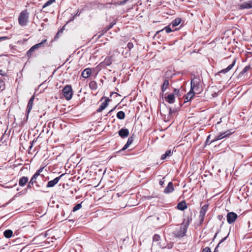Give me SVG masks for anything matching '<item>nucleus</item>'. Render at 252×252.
<instances>
[{"label": "nucleus", "mask_w": 252, "mask_h": 252, "mask_svg": "<svg viewBox=\"0 0 252 252\" xmlns=\"http://www.w3.org/2000/svg\"><path fill=\"white\" fill-rule=\"evenodd\" d=\"M252 8V0L245 2L239 5V9H250Z\"/></svg>", "instance_id": "9"}, {"label": "nucleus", "mask_w": 252, "mask_h": 252, "mask_svg": "<svg viewBox=\"0 0 252 252\" xmlns=\"http://www.w3.org/2000/svg\"><path fill=\"white\" fill-rule=\"evenodd\" d=\"M117 117L120 120H123L125 118V113L123 111H119L117 114Z\"/></svg>", "instance_id": "29"}, {"label": "nucleus", "mask_w": 252, "mask_h": 252, "mask_svg": "<svg viewBox=\"0 0 252 252\" xmlns=\"http://www.w3.org/2000/svg\"><path fill=\"white\" fill-rule=\"evenodd\" d=\"M62 32V30H60L57 33V34H58L60 32Z\"/></svg>", "instance_id": "57"}, {"label": "nucleus", "mask_w": 252, "mask_h": 252, "mask_svg": "<svg viewBox=\"0 0 252 252\" xmlns=\"http://www.w3.org/2000/svg\"><path fill=\"white\" fill-rule=\"evenodd\" d=\"M169 80L168 79H165L164 80L163 83L161 87V89L162 93H164L165 92L166 89L169 87Z\"/></svg>", "instance_id": "22"}, {"label": "nucleus", "mask_w": 252, "mask_h": 252, "mask_svg": "<svg viewBox=\"0 0 252 252\" xmlns=\"http://www.w3.org/2000/svg\"><path fill=\"white\" fill-rule=\"evenodd\" d=\"M238 215L234 212H229L227 214L226 218L228 223H233L237 219Z\"/></svg>", "instance_id": "6"}, {"label": "nucleus", "mask_w": 252, "mask_h": 252, "mask_svg": "<svg viewBox=\"0 0 252 252\" xmlns=\"http://www.w3.org/2000/svg\"><path fill=\"white\" fill-rule=\"evenodd\" d=\"M3 235L6 238H10L13 235V231L11 229H6L4 231Z\"/></svg>", "instance_id": "27"}, {"label": "nucleus", "mask_w": 252, "mask_h": 252, "mask_svg": "<svg viewBox=\"0 0 252 252\" xmlns=\"http://www.w3.org/2000/svg\"><path fill=\"white\" fill-rule=\"evenodd\" d=\"M160 239V237L158 234H155L153 237V242H158Z\"/></svg>", "instance_id": "36"}, {"label": "nucleus", "mask_w": 252, "mask_h": 252, "mask_svg": "<svg viewBox=\"0 0 252 252\" xmlns=\"http://www.w3.org/2000/svg\"><path fill=\"white\" fill-rule=\"evenodd\" d=\"M178 210L181 211H184L187 208L186 203L185 201L179 202L177 206Z\"/></svg>", "instance_id": "23"}, {"label": "nucleus", "mask_w": 252, "mask_h": 252, "mask_svg": "<svg viewBox=\"0 0 252 252\" xmlns=\"http://www.w3.org/2000/svg\"><path fill=\"white\" fill-rule=\"evenodd\" d=\"M236 63V59L234 60L231 64H229L226 68L221 70L220 73H226L230 70L234 66Z\"/></svg>", "instance_id": "14"}, {"label": "nucleus", "mask_w": 252, "mask_h": 252, "mask_svg": "<svg viewBox=\"0 0 252 252\" xmlns=\"http://www.w3.org/2000/svg\"><path fill=\"white\" fill-rule=\"evenodd\" d=\"M223 218V216L221 215H220L218 216V219L219 220H221V219Z\"/></svg>", "instance_id": "50"}, {"label": "nucleus", "mask_w": 252, "mask_h": 252, "mask_svg": "<svg viewBox=\"0 0 252 252\" xmlns=\"http://www.w3.org/2000/svg\"><path fill=\"white\" fill-rule=\"evenodd\" d=\"M44 169V167H40L38 170L36 171V172L34 173V175L36 176L40 177L41 178H43L44 177V175L42 174H40L41 172H42L43 170Z\"/></svg>", "instance_id": "31"}, {"label": "nucleus", "mask_w": 252, "mask_h": 252, "mask_svg": "<svg viewBox=\"0 0 252 252\" xmlns=\"http://www.w3.org/2000/svg\"><path fill=\"white\" fill-rule=\"evenodd\" d=\"M112 63V57H106L103 62H101L99 65L101 67H104L106 66L110 65Z\"/></svg>", "instance_id": "10"}, {"label": "nucleus", "mask_w": 252, "mask_h": 252, "mask_svg": "<svg viewBox=\"0 0 252 252\" xmlns=\"http://www.w3.org/2000/svg\"><path fill=\"white\" fill-rule=\"evenodd\" d=\"M129 0H124L118 2H114L113 4L115 5H122L125 4Z\"/></svg>", "instance_id": "38"}, {"label": "nucleus", "mask_w": 252, "mask_h": 252, "mask_svg": "<svg viewBox=\"0 0 252 252\" xmlns=\"http://www.w3.org/2000/svg\"><path fill=\"white\" fill-rule=\"evenodd\" d=\"M186 233V229L185 228L181 227L179 230L176 231L174 233V235L177 238H182L185 235Z\"/></svg>", "instance_id": "8"}, {"label": "nucleus", "mask_w": 252, "mask_h": 252, "mask_svg": "<svg viewBox=\"0 0 252 252\" xmlns=\"http://www.w3.org/2000/svg\"><path fill=\"white\" fill-rule=\"evenodd\" d=\"M174 93L175 94H177L178 93H179V90H178V89H175L174 90Z\"/></svg>", "instance_id": "51"}, {"label": "nucleus", "mask_w": 252, "mask_h": 252, "mask_svg": "<svg viewBox=\"0 0 252 252\" xmlns=\"http://www.w3.org/2000/svg\"><path fill=\"white\" fill-rule=\"evenodd\" d=\"M219 232H220V230H218V231L216 233V234H215V236H214V239H215L216 238V237H217V235L218 234V233H219Z\"/></svg>", "instance_id": "53"}, {"label": "nucleus", "mask_w": 252, "mask_h": 252, "mask_svg": "<svg viewBox=\"0 0 252 252\" xmlns=\"http://www.w3.org/2000/svg\"><path fill=\"white\" fill-rule=\"evenodd\" d=\"M92 70L91 68H87L85 69L81 73V76L84 78H88L91 74Z\"/></svg>", "instance_id": "15"}, {"label": "nucleus", "mask_w": 252, "mask_h": 252, "mask_svg": "<svg viewBox=\"0 0 252 252\" xmlns=\"http://www.w3.org/2000/svg\"><path fill=\"white\" fill-rule=\"evenodd\" d=\"M110 99L106 98L105 100L100 105L99 108L97 110V112H100L103 111L108 106V102L110 101Z\"/></svg>", "instance_id": "11"}, {"label": "nucleus", "mask_w": 252, "mask_h": 252, "mask_svg": "<svg viewBox=\"0 0 252 252\" xmlns=\"http://www.w3.org/2000/svg\"><path fill=\"white\" fill-rule=\"evenodd\" d=\"M229 234H228V235L224 237L223 238H222L219 243V244H218V245L217 246V247L215 248V250H214V252H217L218 251V248L220 247V245L223 242H224L226 239V238H227Z\"/></svg>", "instance_id": "32"}, {"label": "nucleus", "mask_w": 252, "mask_h": 252, "mask_svg": "<svg viewBox=\"0 0 252 252\" xmlns=\"http://www.w3.org/2000/svg\"><path fill=\"white\" fill-rule=\"evenodd\" d=\"M251 67L250 65L246 66L243 70L240 73L239 76L241 77L245 73L248 71V70H250Z\"/></svg>", "instance_id": "30"}, {"label": "nucleus", "mask_w": 252, "mask_h": 252, "mask_svg": "<svg viewBox=\"0 0 252 252\" xmlns=\"http://www.w3.org/2000/svg\"><path fill=\"white\" fill-rule=\"evenodd\" d=\"M80 15V13L78 12V11L74 15L75 16H78Z\"/></svg>", "instance_id": "54"}, {"label": "nucleus", "mask_w": 252, "mask_h": 252, "mask_svg": "<svg viewBox=\"0 0 252 252\" xmlns=\"http://www.w3.org/2000/svg\"><path fill=\"white\" fill-rule=\"evenodd\" d=\"M46 41H47L46 39H44L42 42H41L39 43L36 44L32 46L30 48L31 49V51L32 50L33 52H34L35 50H36L39 48L43 47L44 46L43 44H44V43H45L46 42Z\"/></svg>", "instance_id": "16"}, {"label": "nucleus", "mask_w": 252, "mask_h": 252, "mask_svg": "<svg viewBox=\"0 0 252 252\" xmlns=\"http://www.w3.org/2000/svg\"><path fill=\"white\" fill-rule=\"evenodd\" d=\"M165 100L169 103L173 104L175 102V96L174 94H168L165 97Z\"/></svg>", "instance_id": "20"}, {"label": "nucleus", "mask_w": 252, "mask_h": 252, "mask_svg": "<svg viewBox=\"0 0 252 252\" xmlns=\"http://www.w3.org/2000/svg\"><path fill=\"white\" fill-rule=\"evenodd\" d=\"M133 141V137L130 136L128 138V140L127 141L125 145V146L123 147V148L119 151V152H121L122 151H124L126 149L130 144L132 143Z\"/></svg>", "instance_id": "21"}, {"label": "nucleus", "mask_w": 252, "mask_h": 252, "mask_svg": "<svg viewBox=\"0 0 252 252\" xmlns=\"http://www.w3.org/2000/svg\"><path fill=\"white\" fill-rule=\"evenodd\" d=\"M63 93L66 99L69 100L72 97V90L71 86L66 85L63 89Z\"/></svg>", "instance_id": "4"}, {"label": "nucleus", "mask_w": 252, "mask_h": 252, "mask_svg": "<svg viewBox=\"0 0 252 252\" xmlns=\"http://www.w3.org/2000/svg\"><path fill=\"white\" fill-rule=\"evenodd\" d=\"M190 90L196 94H200L203 91L201 77L199 75H194L190 81Z\"/></svg>", "instance_id": "1"}, {"label": "nucleus", "mask_w": 252, "mask_h": 252, "mask_svg": "<svg viewBox=\"0 0 252 252\" xmlns=\"http://www.w3.org/2000/svg\"><path fill=\"white\" fill-rule=\"evenodd\" d=\"M173 153V151L171 150H167L165 153L162 155L160 158L161 160L165 159L167 157L171 156Z\"/></svg>", "instance_id": "25"}, {"label": "nucleus", "mask_w": 252, "mask_h": 252, "mask_svg": "<svg viewBox=\"0 0 252 252\" xmlns=\"http://www.w3.org/2000/svg\"><path fill=\"white\" fill-rule=\"evenodd\" d=\"M110 4H114L113 3H107L106 4H103L102 5V8H110Z\"/></svg>", "instance_id": "42"}, {"label": "nucleus", "mask_w": 252, "mask_h": 252, "mask_svg": "<svg viewBox=\"0 0 252 252\" xmlns=\"http://www.w3.org/2000/svg\"><path fill=\"white\" fill-rule=\"evenodd\" d=\"M208 205L205 204L201 208V210L199 212V220H200L201 223L204 221V217H205V215L206 212L208 210Z\"/></svg>", "instance_id": "5"}, {"label": "nucleus", "mask_w": 252, "mask_h": 252, "mask_svg": "<svg viewBox=\"0 0 252 252\" xmlns=\"http://www.w3.org/2000/svg\"><path fill=\"white\" fill-rule=\"evenodd\" d=\"M63 174L61 175L60 176L55 178L54 180L50 181L47 183L46 186L47 188H52L54 187L60 181L62 176H63Z\"/></svg>", "instance_id": "7"}, {"label": "nucleus", "mask_w": 252, "mask_h": 252, "mask_svg": "<svg viewBox=\"0 0 252 252\" xmlns=\"http://www.w3.org/2000/svg\"><path fill=\"white\" fill-rule=\"evenodd\" d=\"M129 134V130L127 128H122L119 131V135L122 138L126 137Z\"/></svg>", "instance_id": "12"}, {"label": "nucleus", "mask_w": 252, "mask_h": 252, "mask_svg": "<svg viewBox=\"0 0 252 252\" xmlns=\"http://www.w3.org/2000/svg\"><path fill=\"white\" fill-rule=\"evenodd\" d=\"M37 176L35 175L34 174L32 176V178L31 179L30 181V184H34L35 183H36V179L37 178Z\"/></svg>", "instance_id": "34"}, {"label": "nucleus", "mask_w": 252, "mask_h": 252, "mask_svg": "<svg viewBox=\"0 0 252 252\" xmlns=\"http://www.w3.org/2000/svg\"><path fill=\"white\" fill-rule=\"evenodd\" d=\"M133 47V44L129 42L127 44V48L129 49V50H130Z\"/></svg>", "instance_id": "41"}, {"label": "nucleus", "mask_w": 252, "mask_h": 252, "mask_svg": "<svg viewBox=\"0 0 252 252\" xmlns=\"http://www.w3.org/2000/svg\"><path fill=\"white\" fill-rule=\"evenodd\" d=\"M55 0H48L44 4V5L42 6V8H44L45 7L48 6L49 5L53 3L54 2H55Z\"/></svg>", "instance_id": "35"}, {"label": "nucleus", "mask_w": 252, "mask_h": 252, "mask_svg": "<svg viewBox=\"0 0 252 252\" xmlns=\"http://www.w3.org/2000/svg\"><path fill=\"white\" fill-rule=\"evenodd\" d=\"M172 26H170V24H169L168 26L165 27L162 30L157 32L156 34H158L159 32H162L164 30H165L166 32L168 33L171 32L172 31L176 30V29L172 30Z\"/></svg>", "instance_id": "24"}, {"label": "nucleus", "mask_w": 252, "mask_h": 252, "mask_svg": "<svg viewBox=\"0 0 252 252\" xmlns=\"http://www.w3.org/2000/svg\"><path fill=\"white\" fill-rule=\"evenodd\" d=\"M89 87L91 90H95L97 88V85L95 81H92L89 83Z\"/></svg>", "instance_id": "28"}, {"label": "nucleus", "mask_w": 252, "mask_h": 252, "mask_svg": "<svg viewBox=\"0 0 252 252\" xmlns=\"http://www.w3.org/2000/svg\"><path fill=\"white\" fill-rule=\"evenodd\" d=\"M171 111H172V110H171V109L170 108V113H171Z\"/></svg>", "instance_id": "59"}, {"label": "nucleus", "mask_w": 252, "mask_h": 252, "mask_svg": "<svg viewBox=\"0 0 252 252\" xmlns=\"http://www.w3.org/2000/svg\"><path fill=\"white\" fill-rule=\"evenodd\" d=\"M234 132V131L233 129H230L228 130H226L223 132L220 133L217 136H216L214 139H213L210 143H212L215 141L218 140H220L224 138H226L228 137L229 135L232 134Z\"/></svg>", "instance_id": "3"}, {"label": "nucleus", "mask_w": 252, "mask_h": 252, "mask_svg": "<svg viewBox=\"0 0 252 252\" xmlns=\"http://www.w3.org/2000/svg\"><path fill=\"white\" fill-rule=\"evenodd\" d=\"M35 184H36V186L37 187H39V186H39V184H37V182H36V183H35Z\"/></svg>", "instance_id": "56"}, {"label": "nucleus", "mask_w": 252, "mask_h": 252, "mask_svg": "<svg viewBox=\"0 0 252 252\" xmlns=\"http://www.w3.org/2000/svg\"><path fill=\"white\" fill-rule=\"evenodd\" d=\"M74 18H75V16H73L72 17H71L70 19L68 21L67 23H69L70 22H71V21H73L74 19Z\"/></svg>", "instance_id": "48"}, {"label": "nucleus", "mask_w": 252, "mask_h": 252, "mask_svg": "<svg viewBox=\"0 0 252 252\" xmlns=\"http://www.w3.org/2000/svg\"><path fill=\"white\" fill-rule=\"evenodd\" d=\"M181 22V19L180 18H176L170 24V26H172V29H173L175 27L178 26L180 24Z\"/></svg>", "instance_id": "26"}, {"label": "nucleus", "mask_w": 252, "mask_h": 252, "mask_svg": "<svg viewBox=\"0 0 252 252\" xmlns=\"http://www.w3.org/2000/svg\"><path fill=\"white\" fill-rule=\"evenodd\" d=\"M115 24V22H112L109 26L105 27L103 30L104 32H106L108 30L111 29Z\"/></svg>", "instance_id": "33"}, {"label": "nucleus", "mask_w": 252, "mask_h": 252, "mask_svg": "<svg viewBox=\"0 0 252 252\" xmlns=\"http://www.w3.org/2000/svg\"><path fill=\"white\" fill-rule=\"evenodd\" d=\"M202 252H211V249L209 247H206L203 249Z\"/></svg>", "instance_id": "43"}, {"label": "nucleus", "mask_w": 252, "mask_h": 252, "mask_svg": "<svg viewBox=\"0 0 252 252\" xmlns=\"http://www.w3.org/2000/svg\"><path fill=\"white\" fill-rule=\"evenodd\" d=\"M174 189L172 182H169L167 186L165 188L164 192L165 193H169L172 192L174 190Z\"/></svg>", "instance_id": "18"}, {"label": "nucleus", "mask_w": 252, "mask_h": 252, "mask_svg": "<svg viewBox=\"0 0 252 252\" xmlns=\"http://www.w3.org/2000/svg\"><path fill=\"white\" fill-rule=\"evenodd\" d=\"M29 13L27 9H25L20 13L18 17V22L20 26H25L27 24Z\"/></svg>", "instance_id": "2"}, {"label": "nucleus", "mask_w": 252, "mask_h": 252, "mask_svg": "<svg viewBox=\"0 0 252 252\" xmlns=\"http://www.w3.org/2000/svg\"><path fill=\"white\" fill-rule=\"evenodd\" d=\"M33 100H34V96H32L30 99L29 101V102L28 103L27 107V110L26 112L28 114L30 113L31 111L32 110L33 106Z\"/></svg>", "instance_id": "13"}, {"label": "nucleus", "mask_w": 252, "mask_h": 252, "mask_svg": "<svg viewBox=\"0 0 252 252\" xmlns=\"http://www.w3.org/2000/svg\"><path fill=\"white\" fill-rule=\"evenodd\" d=\"M82 207V204L81 203L77 204L73 208L72 212H74L80 209H81Z\"/></svg>", "instance_id": "37"}, {"label": "nucleus", "mask_w": 252, "mask_h": 252, "mask_svg": "<svg viewBox=\"0 0 252 252\" xmlns=\"http://www.w3.org/2000/svg\"><path fill=\"white\" fill-rule=\"evenodd\" d=\"M29 179L27 177L23 176L19 180V185L21 187H24L28 182Z\"/></svg>", "instance_id": "19"}, {"label": "nucleus", "mask_w": 252, "mask_h": 252, "mask_svg": "<svg viewBox=\"0 0 252 252\" xmlns=\"http://www.w3.org/2000/svg\"><path fill=\"white\" fill-rule=\"evenodd\" d=\"M32 145H31V146L29 147V148H30V149H31L32 148Z\"/></svg>", "instance_id": "58"}, {"label": "nucleus", "mask_w": 252, "mask_h": 252, "mask_svg": "<svg viewBox=\"0 0 252 252\" xmlns=\"http://www.w3.org/2000/svg\"><path fill=\"white\" fill-rule=\"evenodd\" d=\"M8 38V37L7 36H2V37H0V41L3 40L4 39H7Z\"/></svg>", "instance_id": "47"}, {"label": "nucleus", "mask_w": 252, "mask_h": 252, "mask_svg": "<svg viewBox=\"0 0 252 252\" xmlns=\"http://www.w3.org/2000/svg\"><path fill=\"white\" fill-rule=\"evenodd\" d=\"M32 52L33 51L32 50L31 51V49H30L27 52L26 56L29 59L31 57Z\"/></svg>", "instance_id": "40"}, {"label": "nucleus", "mask_w": 252, "mask_h": 252, "mask_svg": "<svg viewBox=\"0 0 252 252\" xmlns=\"http://www.w3.org/2000/svg\"><path fill=\"white\" fill-rule=\"evenodd\" d=\"M159 247L160 248H162V249L167 248L168 249H171L172 248V244L168 245L167 246V247H166V246H160Z\"/></svg>", "instance_id": "44"}, {"label": "nucleus", "mask_w": 252, "mask_h": 252, "mask_svg": "<svg viewBox=\"0 0 252 252\" xmlns=\"http://www.w3.org/2000/svg\"><path fill=\"white\" fill-rule=\"evenodd\" d=\"M113 111V109H112L110 110L107 114V115H108L109 114L111 113V112Z\"/></svg>", "instance_id": "55"}, {"label": "nucleus", "mask_w": 252, "mask_h": 252, "mask_svg": "<svg viewBox=\"0 0 252 252\" xmlns=\"http://www.w3.org/2000/svg\"><path fill=\"white\" fill-rule=\"evenodd\" d=\"M164 181L163 180H160L159 182V184L160 185L162 186L164 184Z\"/></svg>", "instance_id": "49"}, {"label": "nucleus", "mask_w": 252, "mask_h": 252, "mask_svg": "<svg viewBox=\"0 0 252 252\" xmlns=\"http://www.w3.org/2000/svg\"><path fill=\"white\" fill-rule=\"evenodd\" d=\"M4 89H5L4 82L3 81L0 80V92L2 91Z\"/></svg>", "instance_id": "39"}, {"label": "nucleus", "mask_w": 252, "mask_h": 252, "mask_svg": "<svg viewBox=\"0 0 252 252\" xmlns=\"http://www.w3.org/2000/svg\"><path fill=\"white\" fill-rule=\"evenodd\" d=\"M210 135H209V136H208L207 138V139L206 140V144H209L210 145L211 143L210 142H209V139H210Z\"/></svg>", "instance_id": "45"}, {"label": "nucleus", "mask_w": 252, "mask_h": 252, "mask_svg": "<svg viewBox=\"0 0 252 252\" xmlns=\"http://www.w3.org/2000/svg\"><path fill=\"white\" fill-rule=\"evenodd\" d=\"M0 74L2 76H4L5 73L2 70H0Z\"/></svg>", "instance_id": "52"}, {"label": "nucleus", "mask_w": 252, "mask_h": 252, "mask_svg": "<svg viewBox=\"0 0 252 252\" xmlns=\"http://www.w3.org/2000/svg\"><path fill=\"white\" fill-rule=\"evenodd\" d=\"M33 184H30V183L29 182V184H28V185L27 186V189H31L32 188V186H33Z\"/></svg>", "instance_id": "46"}, {"label": "nucleus", "mask_w": 252, "mask_h": 252, "mask_svg": "<svg viewBox=\"0 0 252 252\" xmlns=\"http://www.w3.org/2000/svg\"><path fill=\"white\" fill-rule=\"evenodd\" d=\"M195 94V93L194 92L190 90L189 92L185 96V102H187L190 100L191 98L194 96Z\"/></svg>", "instance_id": "17"}]
</instances>
